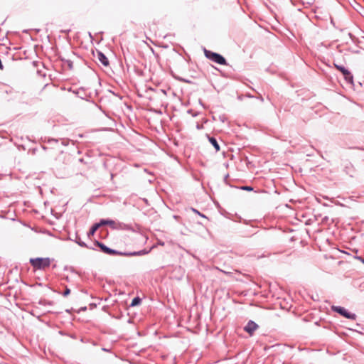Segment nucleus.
Segmentation results:
<instances>
[{"label": "nucleus", "mask_w": 364, "mask_h": 364, "mask_svg": "<svg viewBox=\"0 0 364 364\" xmlns=\"http://www.w3.org/2000/svg\"><path fill=\"white\" fill-rule=\"evenodd\" d=\"M208 139L211 145L215 148V151H218L220 149V145L217 139L214 136L208 135Z\"/></svg>", "instance_id": "f8f14e48"}, {"label": "nucleus", "mask_w": 364, "mask_h": 364, "mask_svg": "<svg viewBox=\"0 0 364 364\" xmlns=\"http://www.w3.org/2000/svg\"><path fill=\"white\" fill-rule=\"evenodd\" d=\"M112 229L113 230H129L132 228H131V226L129 225H127V224H125V223H121V222H118V223L115 222V225H114V227H112Z\"/></svg>", "instance_id": "9d476101"}, {"label": "nucleus", "mask_w": 364, "mask_h": 364, "mask_svg": "<svg viewBox=\"0 0 364 364\" xmlns=\"http://www.w3.org/2000/svg\"><path fill=\"white\" fill-rule=\"evenodd\" d=\"M94 245L95 246L98 247L103 253H106V252L109 247L107 245H105L104 243H102L98 240H95L94 242Z\"/></svg>", "instance_id": "dca6fc26"}, {"label": "nucleus", "mask_w": 364, "mask_h": 364, "mask_svg": "<svg viewBox=\"0 0 364 364\" xmlns=\"http://www.w3.org/2000/svg\"><path fill=\"white\" fill-rule=\"evenodd\" d=\"M70 240L74 241L75 242H76L79 246H80L82 247H86V248H90L92 250H95V247H88L87 245V244L81 240L80 237L77 233H75L74 238H70Z\"/></svg>", "instance_id": "6e6552de"}, {"label": "nucleus", "mask_w": 364, "mask_h": 364, "mask_svg": "<svg viewBox=\"0 0 364 364\" xmlns=\"http://www.w3.org/2000/svg\"><path fill=\"white\" fill-rule=\"evenodd\" d=\"M331 309L333 311L338 313V314L343 316V317L351 319V320H355L357 318V316L354 313L349 312L347 309H346L344 307L341 306H332Z\"/></svg>", "instance_id": "20e7f679"}, {"label": "nucleus", "mask_w": 364, "mask_h": 364, "mask_svg": "<svg viewBox=\"0 0 364 364\" xmlns=\"http://www.w3.org/2000/svg\"><path fill=\"white\" fill-rule=\"evenodd\" d=\"M228 177H229V174H228H228H226V175L225 176V177H224V181H225V183H227V182H226V181H227V179H228Z\"/></svg>", "instance_id": "393cba45"}, {"label": "nucleus", "mask_w": 364, "mask_h": 364, "mask_svg": "<svg viewBox=\"0 0 364 364\" xmlns=\"http://www.w3.org/2000/svg\"><path fill=\"white\" fill-rule=\"evenodd\" d=\"M259 328V326L253 321L250 320L244 327V331L250 336H252L254 332Z\"/></svg>", "instance_id": "39448f33"}, {"label": "nucleus", "mask_w": 364, "mask_h": 364, "mask_svg": "<svg viewBox=\"0 0 364 364\" xmlns=\"http://www.w3.org/2000/svg\"><path fill=\"white\" fill-rule=\"evenodd\" d=\"M204 54L208 59L217 64L223 65L228 64L226 59L222 55L218 53H215L204 48Z\"/></svg>", "instance_id": "f03ea898"}, {"label": "nucleus", "mask_w": 364, "mask_h": 364, "mask_svg": "<svg viewBox=\"0 0 364 364\" xmlns=\"http://www.w3.org/2000/svg\"><path fill=\"white\" fill-rule=\"evenodd\" d=\"M97 58L98 60L104 65V66H108L109 63V60L107 58V56L100 50H97Z\"/></svg>", "instance_id": "0eeeda50"}, {"label": "nucleus", "mask_w": 364, "mask_h": 364, "mask_svg": "<svg viewBox=\"0 0 364 364\" xmlns=\"http://www.w3.org/2000/svg\"><path fill=\"white\" fill-rule=\"evenodd\" d=\"M333 65L338 70H339L343 74L347 84L353 85V76L348 69H347L342 65H338L336 63H333Z\"/></svg>", "instance_id": "7ed1b4c3"}, {"label": "nucleus", "mask_w": 364, "mask_h": 364, "mask_svg": "<svg viewBox=\"0 0 364 364\" xmlns=\"http://www.w3.org/2000/svg\"><path fill=\"white\" fill-rule=\"evenodd\" d=\"M259 100H260L261 101H263V100H264V99H263V97H262V96L259 97Z\"/></svg>", "instance_id": "cd10ccee"}, {"label": "nucleus", "mask_w": 364, "mask_h": 364, "mask_svg": "<svg viewBox=\"0 0 364 364\" xmlns=\"http://www.w3.org/2000/svg\"><path fill=\"white\" fill-rule=\"evenodd\" d=\"M100 228L99 223H95L90 229L87 232V237L90 238L91 236L94 235L95 232Z\"/></svg>", "instance_id": "4468645a"}, {"label": "nucleus", "mask_w": 364, "mask_h": 364, "mask_svg": "<svg viewBox=\"0 0 364 364\" xmlns=\"http://www.w3.org/2000/svg\"><path fill=\"white\" fill-rule=\"evenodd\" d=\"M105 254L109 255L124 256V254H126V252H121V251H118L117 250H114L110 247H108Z\"/></svg>", "instance_id": "ddd939ff"}, {"label": "nucleus", "mask_w": 364, "mask_h": 364, "mask_svg": "<svg viewBox=\"0 0 364 364\" xmlns=\"http://www.w3.org/2000/svg\"><path fill=\"white\" fill-rule=\"evenodd\" d=\"M240 188H241L242 190H245V191H253V187H252V186H242Z\"/></svg>", "instance_id": "5701e85b"}, {"label": "nucleus", "mask_w": 364, "mask_h": 364, "mask_svg": "<svg viewBox=\"0 0 364 364\" xmlns=\"http://www.w3.org/2000/svg\"><path fill=\"white\" fill-rule=\"evenodd\" d=\"M219 118H220V120L223 122H224L226 120V117L225 115H221L219 117Z\"/></svg>", "instance_id": "b1692460"}, {"label": "nucleus", "mask_w": 364, "mask_h": 364, "mask_svg": "<svg viewBox=\"0 0 364 364\" xmlns=\"http://www.w3.org/2000/svg\"><path fill=\"white\" fill-rule=\"evenodd\" d=\"M327 219H328V218H327V217H325V218H323V220H327Z\"/></svg>", "instance_id": "c756f323"}, {"label": "nucleus", "mask_w": 364, "mask_h": 364, "mask_svg": "<svg viewBox=\"0 0 364 364\" xmlns=\"http://www.w3.org/2000/svg\"><path fill=\"white\" fill-rule=\"evenodd\" d=\"M82 310H86V309H87V307H86V306H85V307L82 308Z\"/></svg>", "instance_id": "c85d7f7f"}, {"label": "nucleus", "mask_w": 364, "mask_h": 364, "mask_svg": "<svg viewBox=\"0 0 364 364\" xmlns=\"http://www.w3.org/2000/svg\"><path fill=\"white\" fill-rule=\"evenodd\" d=\"M98 91L95 90L94 92H89L88 94L86 93L85 97L90 100L89 102H94L93 98L98 96Z\"/></svg>", "instance_id": "f3484780"}, {"label": "nucleus", "mask_w": 364, "mask_h": 364, "mask_svg": "<svg viewBox=\"0 0 364 364\" xmlns=\"http://www.w3.org/2000/svg\"><path fill=\"white\" fill-rule=\"evenodd\" d=\"M343 171L350 177H353L355 173V170L353 165L349 161H346L344 164Z\"/></svg>", "instance_id": "423d86ee"}, {"label": "nucleus", "mask_w": 364, "mask_h": 364, "mask_svg": "<svg viewBox=\"0 0 364 364\" xmlns=\"http://www.w3.org/2000/svg\"><path fill=\"white\" fill-rule=\"evenodd\" d=\"M31 265L36 269H44L50 265V259L49 257H36L30 259Z\"/></svg>", "instance_id": "f257e3e1"}, {"label": "nucleus", "mask_w": 364, "mask_h": 364, "mask_svg": "<svg viewBox=\"0 0 364 364\" xmlns=\"http://www.w3.org/2000/svg\"><path fill=\"white\" fill-rule=\"evenodd\" d=\"M99 224L100 227L105 225H109L112 228V227L115 225V221L110 219H101Z\"/></svg>", "instance_id": "2eb2a0df"}, {"label": "nucleus", "mask_w": 364, "mask_h": 364, "mask_svg": "<svg viewBox=\"0 0 364 364\" xmlns=\"http://www.w3.org/2000/svg\"><path fill=\"white\" fill-rule=\"evenodd\" d=\"M358 251L355 250V255H354L353 257L355 259H358V260L360 261L363 264H364V257H363L360 255H358Z\"/></svg>", "instance_id": "412c9836"}, {"label": "nucleus", "mask_w": 364, "mask_h": 364, "mask_svg": "<svg viewBox=\"0 0 364 364\" xmlns=\"http://www.w3.org/2000/svg\"><path fill=\"white\" fill-rule=\"evenodd\" d=\"M73 92L80 99L85 100L86 101H90L89 99H87L85 97L86 93L83 87H80L78 90L73 91Z\"/></svg>", "instance_id": "9b49d317"}, {"label": "nucleus", "mask_w": 364, "mask_h": 364, "mask_svg": "<svg viewBox=\"0 0 364 364\" xmlns=\"http://www.w3.org/2000/svg\"><path fill=\"white\" fill-rule=\"evenodd\" d=\"M70 294V289L68 287H66L65 290H64V291L63 292V296H67Z\"/></svg>", "instance_id": "4be33fe9"}, {"label": "nucleus", "mask_w": 364, "mask_h": 364, "mask_svg": "<svg viewBox=\"0 0 364 364\" xmlns=\"http://www.w3.org/2000/svg\"><path fill=\"white\" fill-rule=\"evenodd\" d=\"M141 299L139 296H136L132 299L129 306L134 307L136 306L139 305L141 304Z\"/></svg>", "instance_id": "6ab92c4d"}, {"label": "nucleus", "mask_w": 364, "mask_h": 364, "mask_svg": "<svg viewBox=\"0 0 364 364\" xmlns=\"http://www.w3.org/2000/svg\"><path fill=\"white\" fill-rule=\"evenodd\" d=\"M247 97H250V98L253 97V96H252V95H250V94L247 95Z\"/></svg>", "instance_id": "bb28decb"}, {"label": "nucleus", "mask_w": 364, "mask_h": 364, "mask_svg": "<svg viewBox=\"0 0 364 364\" xmlns=\"http://www.w3.org/2000/svg\"><path fill=\"white\" fill-rule=\"evenodd\" d=\"M60 60L64 63L67 64L70 70H72L73 68V63L71 60L65 59V58H63L61 56L60 57Z\"/></svg>", "instance_id": "a211bd4d"}, {"label": "nucleus", "mask_w": 364, "mask_h": 364, "mask_svg": "<svg viewBox=\"0 0 364 364\" xmlns=\"http://www.w3.org/2000/svg\"><path fill=\"white\" fill-rule=\"evenodd\" d=\"M102 350L105 352H109L110 350L109 349H107L106 348H102Z\"/></svg>", "instance_id": "a878e982"}, {"label": "nucleus", "mask_w": 364, "mask_h": 364, "mask_svg": "<svg viewBox=\"0 0 364 364\" xmlns=\"http://www.w3.org/2000/svg\"><path fill=\"white\" fill-rule=\"evenodd\" d=\"M191 211H193L194 213L198 215L201 218H208L207 216H205L203 213L199 212L197 209L194 208H191Z\"/></svg>", "instance_id": "aec40b11"}, {"label": "nucleus", "mask_w": 364, "mask_h": 364, "mask_svg": "<svg viewBox=\"0 0 364 364\" xmlns=\"http://www.w3.org/2000/svg\"><path fill=\"white\" fill-rule=\"evenodd\" d=\"M149 251L146 250H141L139 251H134V252H126V254H124V256L126 257H132V256H141L145 255L148 254Z\"/></svg>", "instance_id": "1a4fd4ad"}]
</instances>
